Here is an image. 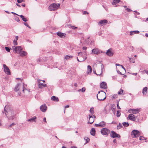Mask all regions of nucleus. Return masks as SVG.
Here are the masks:
<instances>
[{
	"label": "nucleus",
	"mask_w": 148,
	"mask_h": 148,
	"mask_svg": "<svg viewBox=\"0 0 148 148\" xmlns=\"http://www.w3.org/2000/svg\"><path fill=\"white\" fill-rule=\"evenodd\" d=\"M27 85L24 83H23L22 87L21 84H18L16 86L14 90L16 92H18V95H21V93L20 91L22 89V92L27 95L29 94L30 92L29 90L27 89Z\"/></svg>",
	"instance_id": "obj_1"
},
{
	"label": "nucleus",
	"mask_w": 148,
	"mask_h": 148,
	"mask_svg": "<svg viewBox=\"0 0 148 148\" xmlns=\"http://www.w3.org/2000/svg\"><path fill=\"white\" fill-rule=\"evenodd\" d=\"M2 112L3 114H5L8 119H14V112L9 106H5L4 107V111H2Z\"/></svg>",
	"instance_id": "obj_2"
},
{
	"label": "nucleus",
	"mask_w": 148,
	"mask_h": 148,
	"mask_svg": "<svg viewBox=\"0 0 148 148\" xmlns=\"http://www.w3.org/2000/svg\"><path fill=\"white\" fill-rule=\"evenodd\" d=\"M106 93L102 91H99L97 95V99L100 101L104 100L106 98Z\"/></svg>",
	"instance_id": "obj_3"
},
{
	"label": "nucleus",
	"mask_w": 148,
	"mask_h": 148,
	"mask_svg": "<svg viewBox=\"0 0 148 148\" xmlns=\"http://www.w3.org/2000/svg\"><path fill=\"white\" fill-rule=\"evenodd\" d=\"M86 53V52H84L83 53L81 52L78 53V57L77 58V61L81 62L85 60L87 58Z\"/></svg>",
	"instance_id": "obj_4"
},
{
	"label": "nucleus",
	"mask_w": 148,
	"mask_h": 148,
	"mask_svg": "<svg viewBox=\"0 0 148 148\" xmlns=\"http://www.w3.org/2000/svg\"><path fill=\"white\" fill-rule=\"evenodd\" d=\"M60 6V4L53 3L50 5L49 9L50 11H54L58 9Z\"/></svg>",
	"instance_id": "obj_5"
},
{
	"label": "nucleus",
	"mask_w": 148,
	"mask_h": 148,
	"mask_svg": "<svg viewBox=\"0 0 148 148\" xmlns=\"http://www.w3.org/2000/svg\"><path fill=\"white\" fill-rule=\"evenodd\" d=\"M12 49L15 53H19L23 49V48L21 46H13L12 47Z\"/></svg>",
	"instance_id": "obj_6"
},
{
	"label": "nucleus",
	"mask_w": 148,
	"mask_h": 148,
	"mask_svg": "<svg viewBox=\"0 0 148 148\" xmlns=\"http://www.w3.org/2000/svg\"><path fill=\"white\" fill-rule=\"evenodd\" d=\"M101 134L103 135L107 136L110 132V130L106 128H103L100 131Z\"/></svg>",
	"instance_id": "obj_7"
},
{
	"label": "nucleus",
	"mask_w": 148,
	"mask_h": 148,
	"mask_svg": "<svg viewBox=\"0 0 148 148\" xmlns=\"http://www.w3.org/2000/svg\"><path fill=\"white\" fill-rule=\"evenodd\" d=\"M38 86L39 88H42L47 86L46 84H43L45 82V80H41L40 79H38Z\"/></svg>",
	"instance_id": "obj_8"
},
{
	"label": "nucleus",
	"mask_w": 148,
	"mask_h": 148,
	"mask_svg": "<svg viewBox=\"0 0 148 148\" xmlns=\"http://www.w3.org/2000/svg\"><path fill=\"white\" fill-rule=\"evenodd\" d=\"M131 135L133 138H136L140 135V133L137 130H134L132 131Z\"/></svg>",
	"instance_id": "obj_9"
},
{
	"label": "nucleus",
	"mask_w": 148,
	"mask_h": 148,
	"mask_svg": "<svg viewBox=\"0 0 148 148\" xmlns=\"http://www.w3.org/2000/svg\"><path fill=\"white\" fill-rule=\"evenodd\" d=\"M106 123L104 121H102L99 123L98 124H95V126L98 127H104L106 126Z\"/></svg>",
	"instance_id": "obj_10"
},
{
	"label": "nucleus",
	"mask_w": 148,
	"mask_h": 148,
	"mask_svg": "<svg viewBox=\"0 0 148 148\" xmlns=\"http://www.w3.org/2000/svg\"><path fill=\"white\" fill-rule=\"evenodd\" d=\"M95 116L94 115H89L88 123L91 124L94 122V119L95 118Z\"/></svg>",
	"instance_id": "obj_11"
},
{
	"label": "nucleus",
	"mask_w": 148,
	"mask_h": 148,
	"mask_svg": "<svg viewBox=\"0 0 148 148\" xmlns=\"http://www.w3.org/2000/svg\"><path fill=\"white\" fill-rule=\"evenodd\" d=\"M3 67L4 71L5 73L7 74H10V71L9 69L5 64H3Z\"/></svg>",
	"instance_id": "obj_12"
},
{
	"label": "nucleus",
	"mask_w": 148,
	"mask_h": 148,
	"mask_svg": "<svg viewBox=\"0 0 148 148\" xmlns=\"http://www.w3.org/2000/svg\"><path fill=\"white\" fill-rule=\"evenodd\" d=\"M92 53L93 54L98 55L101 52V51L98 48H94L92 50Z\"/></svg>",
	"instance_id": "obj_13"
},
{
	"label": "nucleus",
	"mask_w": 148,
	"mask_h": 148,
	"mask_svg": "<svg viewBox=\"0 0 148 148\" xmlns=\"http://www.w3.org/2000/svg\"><path fill=\"white\" fill-rule=\"evenodd\" d=\"M110 136L111 137L113 138H114L115 137H120V136L118 134H117L115 132L113 131H112L111 132Z\"/></svg>",
	"instance_id": "obj_14"
},
{
	"label": "nucleus",
	"mask_w": 148,
	"mask_h": 148,
	"mask_svg": "<svg viewBox=\"0 0 148 148\" xmlns=\"http://www.w3.org/2000/svg\"><path fill=\"white\" fill-rule=\"evenodd\" d=\"M106 54L109 57L112 56L113 54L112 49L111 48H110L108 49L106 53Z\"/></svg>",
	"instance_id": "obj_15"
},
{
	"label": "nucleus",
	"mask_w": 148,
	"mask_h": 148,
	"mask_svg": "<svg viewBox=\"0 0 148 148\" xmlns=\"http://www.w3.org/2000/svg\"><path fill=\"white\" fill-rule=\"evenodd\" d=\"M108 23V21L106 19L100 21L98 23V24L99 25L103 26L105 25Z\"/></svg>",
	"instance_id": "obj_16"
},
{
	"label": "nucleus",
	"mask_w": 148,
	"mask_h": 148,
	"mask_svg": "<svg viewBox=\"0 0 148 148\" xmlns=\"http://www.w3.org/2000/svg\"><path fill=\"white\" fill-rule=\"evenodd\" d=\"M37 117L36 116H34L27 120V121L30 123L36 122V121Z\"/></svg>",
	"instance_id": "obj_17"
},
{
	"label": "nucleus",
	"mask_w": 148,
	"mask_h": 148,
	"mask_svg": "<svg viewBox=\"0 0 148 148\" xmlns=\"http://www.w3.org/2000/svg\"><path fill=\"white\" fill-rule=\"evenodd\" d=\"M100 87L101 88L106 89L107 88L106 83L104 82H102L100 84Z\"/></svg>",
	"instance_id": "obj_18"
},
{
	"label": "nucleus",
	"mask_w": 148,
	"mask_h": 148,
	"mask_svg": "<svg viewBox=\"0 0 148 148\" xmlns=\"http://www.w3.org/2000/svg\"><path fill=\"white\" fill-rule=\"evenodd\" d=\"M40 109L42 112H45L46 111L47 108L46 105L44 104L41 106Z\"/></svg>",
	"instance_id": "obj_19"
},
{
	"label": "nucleus",
	"mask_w": 148,
	"mask_h": 148,
	"mask_svg": "<svg viewBox=\"0 0 148 148\" xmlns=\"http://www.w3.org/2000/svg\"><path fill=\"white\" fill-rule=\"evenodd\" d=\"M132 114H137L140 111V109L137 108L136 109H131L130 110Z\"/></svg>",
	"instance_id": "obj_20"
},
{
	"label": "nucleus",
	"mask_w": 148,
	"mask_h": 148,
	"mask_svg": "<svg viewBox=\"0 0 148 148\" xmlns=\"http://www.w3.org/2000/svg\"><path fill=\"white\" fill-rule=\"evenodd\" d=\"M129 119L131 121H135V117L134 115L132 114H130L128 115Z\"/></svg>",
	"instance_id": "obj_21"
},
{
	"label": "nucleus",
	"mask_w": 148,
	"mask_h": 148,
	"mask_svg": "<svg viewBox=\"0 0 148 148\" xmlns=\"http://www.w3.org/2000/svg\"><path fill=\"white\" fill-rule=\"evenodd\" d=\"M19 53L20 56L23 57L26 56L27 54L26 52L23 51H21Z\"/></svg>",
	"instance_id": "obj_22"
},
{
	"label": "nucleus",
	"mask_w": 148,
	"mask_h": 148,
	"mask_svg": "<svg viewBox=\"0 0 148 148\" xmlns=\"http://www.w3.org/2000/svg\"><path fill=\"white\" fill-rule=\"evenodd\" d=\"M92 71V69L90 65H88L87 66V73L88 74L91 73Z\"/></svg>",
	"instance_id": "obj_23"
},
{
	"label": "nucleus",
	"mask_w": 148,
	"mask_h": 148,
	"mask_svg": "<svg viewBox=\"0 0 148 148\" xmlns=\"http://www.w3.org/2000/svg\"><path fill=\"white\" fill-rule=\"evenodd\" d=\"M95 132L96 131L95 128H92L90 131V134L94 136L95 135Z\"/></svg>",
	"instance_id": "obj_24"
},
{
	"label": "nucleus",
	"mask_w": 148,
	"mask_h": 148,
	"mask_svg": "<svg viewBox=\"0 0 148 148\" xmlns=\"http://www.w3.org/2000/svg\"><path fill=\"white\" fill-rule=\"evenodd\" d=\"M51 99L54 101H56V102L58 101H59L58 98L55 96H53L51 97Z\"/></svg>",
	"instance_id": "obj_25"
},
{
	"label": "nucleus",
	"mask_w": 148,
	"mask_h": 148,
	"mask_svg": "<svg viewBox=\"0 0 148 148\" xmlns=\"http://www.w3.org/2000/svg\"><path fill=\"white\" fill-rule=\"evenodd\" d=\"M73 57V56H72L66 55L65 56L64 59L66 60H68L72 58Z\"/></svg>",
	"instance_id": "obj_26"
},
{
	"label": "nucleus",
	"mask_w": 148,
	"mask_h": 148,
	"mask_svg": "<svg viewBox=\"0 0 148 148\" xmlns=\"http://www.w3.org/2000/svg\"><path fill=\"white\" fill-rule=\"evenodd\" d=\"M147 88L146 87H145L143 89V95H146L147 94Z\"/></svg>",
	"instance_id": "obj_27"
},
{
	"label": "nucleus",
	"mask_w": 148,
	"mask_h": 148,
	"mask_svg": "<svg viewBox=\"0 0 148 148\" xmlns=\"http://www.w3.org/2000/svg\"><path fill=\"white\" fill-rule=\"evenodd\" d=\"M65 34L63 33H62L61 32H58L57 33V35L60 36L61 37H63L64 36Z\"/></svg>",
	"instance_id": "obj_28"
},
{
	"label": "nucleus",
	"mask_w": 148,
	"mask_h": 148,
	"mask_svg": "<svg viewBox=\"0 0 148 148\" xmlns=\"http://www.w3.org/2000/svg\"><path fill=\"white\" fill-rule=\"evenodd\" d=\"M19 16L24 21L26 22L27 21V19L23 15H20Z\"/></svg>",
	"instance_id": "obj_29"
},
{
	"label": "nucleus",
	"mask_w": 148,
	"mask_h": 148,
	"mask_svg": "<svg viewBox=\"0 0 148 148\" xmlns=\"http://www.w3.org/2000/svg\"><path fill=\"white\" fill-rule=\"evenodd\" d=\"M120 2V0H113L112 4L115 5L119 3Z\"/></svg>",
	"instance_id": "obj_30"
},
{
	"label": "nucleus",
	"mask_w": 148,
	"mask_h": 148,
	"mask_svg": "<svg viewBox=\"0 0 148 148\" xmlns=\"http://www.w3.org/2000/svg\"><path fill=\"white\" fill-rule=\"evenodd\" d=\"M86 90V89L85 87H83L82 89L78 90V91L79 92H84Z\"/></svg>",
	"instance_id": "obj_31"
},
{
	"label": "nucleus",
	"mask_w": 148,
	"mask_h": 148,
	"mask_svg": "<svg viewBox=\"0 0 148 148\" xmlns=\"http://www.w3.org/2000/svg\"><path fill=\"white\" fill-rule=\"evenodd\" d=\"M121 115V113L120 110H118L117 111L116 113V116L118 117H119Z\"/></svg>",
	"instance_id": "obj_32"
},
{
	"label": "nucleus",
	"mask_w": 148,
	"mask_h": 148,
	"mask_svg": "<svg viewBox=\"0 0 148 148\" xmlns=\"http://www.w3.org/2000/svg\"><path fill=\"white\" fill-rule=\"evenodd\" d=\"M123 125L125 127H128L129 125V124L128 123L124 122L122 123Z\"/></svg>",
	"instance_id": "obj_33"
},
{
	"label": "nucleus",
	"mask_w": 148,
	"mask_h": 148,
	"mask_svg": "<svg viewBox=\"0 0 148 148\" xmlns=\"http://www.w3.org/2000/svg\"><path fill=\"white\" fill-rule=\"evenodd\" d=\"M90 112L91 113V114L92 115H93L92 114L94 113V108L93 107L91 108L90 110Z\"/></svg>",
	"instance_id": "obj_34"
},
{
	"label": "nucleus",
	"mask_w": 148,
	"mask_h": 148,
	"mask_svg": "<svg viewBox=\"0 0 148 148\" xmlns=\"http://www.w3.org/2000/svg\"><path fill=\"white\" fill-rule=\"evenodd\" d=\"M122 127V124L121 123H119V125L117 126V129H119L121 128Z\"/></svg>",
	"instance_id": "obj_35"
},
{
	"label": "nucleus",
	"mask_w": 148,
	"mask_h": 148,
	"mask_svg": "<svg viewBox=\"0 0 148 148\" xmlns=\"http://www.w3.org/2000/svg\"><path fill=\"white\" fill-rule=\"evenodd\" d=\"M84 139L86 141V143H88V142L90 140V139H89V138H88V137H85L84 138Z\"/></svg>",
	"instance_id": "obj_36"
},
{
	"label": "nucleus",
	"mask_w": 148,
	"mask_h": 148,
	"mask_svg": "<svg viewBox=\"0 0 148 148\" xmlns=\"http://www.w3.org/2000/svg\"><path fill=\"white\" fill-rule=\"evenodd\" d=\"M129 58V60L130 62H132L133 63H134L135 62V60L133 58Z\"/></svg>",
	"instance_id": "obj_37"
},
{
	"label": "nucleus",
	"mask_w": 148,
	"mask_h": 148,
	"mask_svg": "<svg viewBox=\"0 0 148 148\" xmlns=\"http://www.w3.org/2000/svg\"><path fill=\"white\" fill-rule=\"evenodd\" d=\"M123 90L122 89H120V90L118 92V93L119 95L122 94L123 92Z\"/></svg>",
	"instance_id": "obj_38"
},
{
	"label": "nucleus",
	"mask_w": 148,
	"mask_h": 148,
	"mask_svg": "<svg viewBox=\"0 0 148 148\" xmlns=\"http://www.w3.org/2000/svg\"><path fill=\"white\" fill-rule=\"evenodd\" d=\"M5 48L6 51L8 52H9L10 51V50L11 49V48L7 47H5Z\"/></svg>",
	"instance_id": "obj_39"
},
{
	"label": "nucleus",
	"mask_w": 148,
	"mask_h": 148,
	"mask_svg": "<svg viewBox=\"0 0 148 148\" xmlns=\"http://www.w3.org/2000/svg\"><path fill=\"white\" fill-rule=\"evenodd\" d=\"M13 43H14V45L15 46L17 45V44H18V43H17V41H16V40H13Z\"/></svg>",
	"instance_id": "obj_40"
},
{
	"label": "nucleus",
	"mask_w": 148,
	"mask_h": 148,
	"mask_svg": "<svg viewBox=\"0 0 148 148\" xmlns=\"http://www.w3.org/2000/svg\"><path fill=\"white\" fill-rule=\"evenodd\" d=\"M24 25L26 26L27 27L29 28L30 29L31 27L28 25V24L27 23H24Z\"/></svg>",
	"instance_id": "obj_41"
},
{
	"label": "nucleus",
	"mask_w": 148,
	"mask_h": 148,
	"mask_svg": "<svg viewBox=\"0 0 148 148\" xmlns=\"http://www.w3.org/2000/svg\"><path fill=\"white\" fill-rule=\"evenodd\" d=\"M71 28L73 29H75L77 28V27H75L74 26H71Z\"/></svg>",
	"instance_id": "obj_42"
},
{
	"label": "nucleus",
	"mask_w": 148,
	"mask_h": 148,
	"mask_svg": "<svg viewBox=\"0 0 148 148\" xmlns=\"http://www.w3.org/2000/svg\"><path fill=\"white\" fill-rule=\"evenodd\" d=\"M133 32L134 34H138L139 32L137 30L134 31H133Z\"/></svg>",
	"instance_id": "obj_43"
},
{
	"label": "nucleus",
	"mask_w": 148,
	"mask_h": 148,
	"mask_svg": "<svg viewBox=\"0 0 148 148\" xmlns=\"http://www.w3.org/2000/svg\"><path fill=\"white\" fill-rule=\"evenodd\" d=\"M15 125V124L14 123H12V124L8 126V127H12V126L14 125Z\"/></svg>",
	"instance_id": "obj_44"
},
{
	"label": "nucleus",
	"mask_w": 148,
	"mask_h": 148,
	"mask_svg": "<svg viewBox=\"0 0 148 148\" xmlns=\"http://www.w3.org/2000/svg\"><path fill=\"white\" fill-rule=\"evenodd\" d=\"M143 72L144 73H145L146 74H148V71L144 70L143 71Z\"/></svg>",
	"instance_id": "obj_45"
},
{
	"label": "nucleus",
	"mask_w": 148,
	"mask_h": 148,
	"mask_svg": "<svg viewBox=\"0 0 148 148\" xmlns=\"http://www.w3.org/2000/svg\"><path fill=\"white\" fill-rule=\"evenodd\" d=\"M112 97L114 98H116L117 97V95L116 94L114 95H113Z\"/></svg>",
	"instance_id": "obj_46"
},
{
	"label": "nucleus",
	"mask_w": 148,
	"mask_h": 148,
	"mask_svg": "<svg viewBox=\"0 0 148 148\" xmlns=\"http://www.w3.org/2000/svg\"><path fill=\"white\" fill-rule=\"evenodd\" d=\"M112 111H113V113H114V114H115V108H113V107H112Z\"/></svg>",
	"instance_id": "obj_47"
},
{
	"label": "nucleus",
	"mask_w": 148,
	"mask_h": 148,
	"mask_svg": "<svg viewBox=\"0 0 148 148\" xmlns=\"http://www.w3.org/2000/svg\"><path fill=\"white\" fill-rule=\"evenodd\" d=\"M23 0H17V1L18 3H20L23 1Z\"/></svg>",
	"instance_id": "obj_48"
},
{
	"label": "nucleus",
	"mask_w": 148,
	"mask_h": 148,
	"mask_svg": "<svg viewBox=\"0 0 148 148\" xmlns=\"http://www.w3.org/2000/svg\"><path fill=\"white\" fill-rule=\"evenodd\" d=\"M117 107L118 109H121V108L119 106V103H118L117 104Z\"/></svg>",
	"instance_id": "obj_49"
},
{
	"label": "nucleus",
	"mask_w": 148,
	"mask_h": 148,
	"mask_svg": "<svg viewBox=\"0 0 148 148\" xmlns=\"http://www.w3.org/2000/svg\"><path fill=\"white\" fill-rule=\"evenodd\" d=\"M135 75V76H136L137 77V79H139L140 77H139V75L136 74V75Z\"/></svg>",
	"instance_id": "obj_50"
},
{
	"label": "nucleus",
	"mask_w": 148,
	"mask_h": 148,
	"mask_svg": "<svg viewBox=\"0 0 148 148\" xmlns=\"http://www.w3.org/2000/svg\"><path fill=\"white\" fill-rule=\"evenodd\" d=\"M18 36H16L15 37V39L14 40L17 41L18 39Z\"/></svg>",
	"instance_id": "obj_51"
},
{
	"label": "nucleus",
	"mask_w": 148,
	"mask_h": 148,
	"mask_svg": "<svg viewBox=\"0 0 148 148\" xmlns=\"http://www.w3.org/2000/svg\"><path fill=\"white\" fill-rule=\"evenodd\" d=\"M130 35H132L134 34V33L133 32V31H130Z\"/></svg>",
	"instance_id": "obj_52"
},
{
	"label": "nucleus",
	"mask_w": 148,
	"mask_h": 148,
	"mask_svg": "<svg viewBox=\"0 0 148 148\" xmlns=\"http://www.w3.org/2000/svg\"><path fill=\"white\" fill-rule=\"evenodd\" d=\"M87 49V47H84L83 48V50H86Z\"/></svg>",
	"instance_id": "obj_53"
},
{
	"label": "nucleus",
	"mask_w": 148,
	"mask_h": 148,
	"mask_svg": "<svg viewBox=\"0 0 148 148\" xmlns=\"http://www.w3.org/2000/svg\"><path fill=\"white\" fill-rule=\"evenodd\" d=\"M93 72L94 74H97L96 73L95 70L94 69H93Z\"/></svg>",
	"instance_id": "obj_54"
},
{
	"label": "nucleus",
	"mask_w": 148,
	"mask_h": 148,
	"mask_svg": "<svg viewBox=\"0 0 148 148\" xmlns=\"http://www.w3.org/2000/svg\"><path fill=\"white\" fill-rule=\"evenodd\" d=\"M143 137L142 136H140L139 138V139L140 140H143Z\"/></svg>",
	"instance_id": "obj_55"
},
{
	"label": "nucleus",
	"mask_w": 148,
	"mask_h": 148,
	"mask_svg": "<svg viewBox=\"0 0 148 148\" xmlns=\"http://www.w3.org/2000/svg\"><path fill=\"white\" fill-rule=\"evenodd\" d=\"M43 121L46 123V118L45 117L43 119Z\"/></svg>",
	"instance_id": "obj_56"
},
{
	"label": "nucleus",
	"mask_w": 148,
	"mask_h": 148,
	"mask_svg": "<svg viewBox=\"0 0 148 148\" xmlns=\"http://www.w3.org/2000/svg\"><path fill=\"white\" fill-rule=\"evenodd\" d=\"M74 86H75L76 87H77V83H75L74 84Z\"/></svg>",
	"instance_id": "obj_57"
},
{
	"label": "nucleus",
	"mask_w": 148,
	"mask_h": 148,
	"mask_svg": "<svg viewBox=\"0 0 148 148\" xmlns=\"http://www.w3.org/2000/svg\"><path fill=\"white\" fill-rule=\"evenodd\" d=\"M16 79H20L21 81H22L23 79L21 78H16Z\"/></svg>",
	"instance_id": "obj_58"
},
{
	"label": "nucleus",
	"mask_w": 148,
	"mask_h": 148,
	"mask_svg": "<svg viewBox=\"0 0 148 148\" xmlns=\"http://www.w3.org/2000/svg\"><path fill=\"white\" fill-rule=\"evenodd\" d=\"M117 72L119 74H122L119 71H117Z\"/></svg>",
	"instance_id": "obj_59"
},
{
	"label": "nucleus",
	"mask_w": 148,
	"mask_h": 148,
	"mask_svg": "<svg viewBox=\"0 0 148 148\" xmlns=\"http://www.w3.org/2000/svg\"><path fill=\"white\" fill-rule=\"evenodd\" d=\"M22 6L23 7H25V4L24 3H23L22 4Z\"/></svg>",
	"instance_id": "obj_60"
},
{
	"label": "nucleus",
	"mask_w": 148,
	"mask_h": 148,
	"mask_svg": "<svg viewBox=\"0 0 148 148\" xmlns=\"http://www.w3.org/2000/svg\"><path fill=\"white\" fill-rule=\"evenodd\" d=\"M113 142L114 143H116V139H114V140H113Z\"/></svg>",
	"instance_id": "obj_61"
},
{
	"label": "nucleus",
	"mask_w": 148,
	"mask_h": 148,
	"mask_svg": "<svg viewBox=\"0 0 148 148\" xmlns=\"http://www.w3.org/2000/svg\"><path fill=\"white\" fill-rule=\"evenodd\" d=\"M70 148H77V147L75 146H73L71 147Z\"/></svg>",
	"instance_id": "obj_62"
},
{
	"label": "nucleus",
	"mask_w": 148,
	"mask_h": 148,
	"mask_svg": "<svg viewBox=\"0 0 148 148\" xmlns=\"http://www.w3.org/2000/svg\"><path fill=\"white\" fill-rule=\"evenodd\" d=\"M126 10L128 12H130V11H131V10L130 9H129V8H127Z\"/></svg>",
	"instance_id": "obj_63"
},
{
	"label": "nucleus",
	"mask_w": 148,
	"mask_h": 148,
	"mask_svg": "<svg viewBox=\"0 0 148 148\" xmlns=\"http://www.w3.org/2000/svg\"><path fill=\"white\" fill-rule=\"evenodd\" d=\"M145 35L146 37H148V34L146 33L145 34Z\"/></svg>",
	"instance_id": "obj_64"
}]
</instances>
